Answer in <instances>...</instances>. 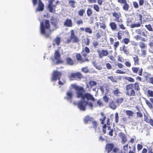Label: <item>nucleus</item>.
I'll use <instances>...</instances> for the list:
<instances>
[{
  "mask_svg": "<svg viewBox=\"0 0 153 153\" xmlns=\"http://www.w3.org/2000/svg\"><path fill=\"white\" fill-rule=\"evenodd\" d=\"M82 71L85 73H87L89 72L88 67H85L82 68Z\"/></svg>",
  "mask_w": 153,
  "mask_h": 153,
  "instance_id": "52",
  "label": "nucleus"
},
{
  "mask_svg": "<svg viewBox=\"0 0 153 153\" xmlns=\"http://www.w3.org/2000/svg\"><path fill=\"white\" fill-rule=\"evenodd\" d=\"M136 114L137 117H143V114L140 111L137 112Z\"/></svg>",
  "mask_w": 153,
  "mask_h": 153,
  "instance_id": "60",
  "label": "nucleus"
},
{
  "mask_svg": "<svg viewBox=\"0 0 153 153\" xmlns=\"http://www.w3.org/2000/svg\"><path fill=\"white\" fill-rule=\"evenodd\" d=\"M114 148L113 143H108L106 145L105 149L107 153H109L112 150H113Z\"/></svg>",
  "mask_w": 153,
  "mask_h": 153,
  "instance_id": "14",
  "label": "nucleus"
},
{
  "mask_svg": "<svg viewBox=\"0 0 153 153\" xmlns=\"http://www.w3.org/2000/svg\"><path fill=\"white\" fill-rule=\"evenodd\" d=\"M39 3L36 9L37 11H43L44 8V5L41 0H38Z\"/></svg>",
  "mask_w": 153,
  "mask_h": 153,
  "instance_id": "15",
  "label": "nucleus"
},
{
  "mask_svg": "<svg viewBox=\"0 0 153 153\" xmlns=\"http://www.w3.org/2000/svg\"><path fill=\"white\" fill-rule=\"evenodd\" d=\"M100 28H102L103 30H105L106 28V26L105 25V23L103 22L102 23H100Z\"/></svg>",
  "mask_w": 153,
  "mask_h": 153,
  "instance_id": "49",
  "label": "nucleus"
},
{
  "mask_svg": "<svg viewBox=\"0 0 153 153\" xmlns=\"http://www.w3.org/2000/svg\"><path fill=\"white\" fill-rule=\"evenodd\" d=\"M131 69L133 73L137 74L139 70V68L138 67H133Z\"/></svg>",
  "mask_w": 153,
  "mask_h": 153,
  "instance_id": "44",
  "label": "nucleus"
},
{
  "mask_svg": "<svg viewBox=\"0 0 153 153\" xmlns=\"http://www.w3.org/2000/svg\"><path fill=\"white\" fill-rule=\"evenodd\" d=\"M76 57L77 60L80 63H84L85 62H88V59L86 57L83 58L80 53H77L76 55Z\"/></svg>",
  "mask_w": 153,
  "mask_h": 153,
  "instance_id": "11",
  "label": "nucleus"
},
{
  "mask_svg": "<svg viewBox=\"0 0 153 153\" xmlns=\"http://www.w3.org/2000/svg\"><path fill=\"white\" fill-rule=\"evenodd\" d=\"M134 62V64L136 65H138L139 64V58L138 56H136L133 58Z\"/></svg>",
  "mask_w": 153,
  "mask_h": 153,
  "instance_id": "36",
  "label": "nucleus"
},
{
  "mask_svg": "<svg viewBox=\"0 0 153 153\" xmlns=\"http://www.w3.org/2000/svg\"><path fill=\"white\" fill-rule=\"evenodd\" d=\"M89 48L87 46L85 47L82 48L81 53H82V55L84 57H87V54L90 52Z\"/></svg>",
  "mask_w": 153,
  "mask_h": 153,
  "instance_id": "16",
  "label": "nucleus"
},
{
  "mask_svg": "<svg viewBox=\"0 0 153 153\" xmlns=\"http://www.w3.org/2000/svg\"><path fill=\"white\" fill-rule=\"evenodd\" d=\"M103 99L104 101L106 103H107L109 101V98L106 95H105L103 97Z\"/></svg>",
  "mask_w": 153,
  "mask_h": 153,
  "instance_id": "59",
  "label": "nucleus"
},
{
  "mask_svg": "<svg viewBox=\"0 0 153 153\" xmlns=\"http://www.w3.org/2000/svg\"><path fill=\"white\" fill-rule=\"evenodd\" d=\"M51 20V24L54 26V28L53 29L50 30L48 32L46 30L49 29L50 28V25L49 20L46 19L45 20L44 22H42L40 23V30L41 33L46 38L50 37L51 34V32L56 30L58 27V24L59 22V19L57 18H55L52 16Z\"/></svg>",
  "mask_w": 153,
  "mask_h": 153,
  "instance_id": "2",
  "label": "nucleus"
},
{
  "mask_svg": "<svg viewBox=\"0 0 153 153\" xmlns=\"http://www.w3.org/2000/svg\"><path fill=\"white\" fill-rule=\"evenodd\" d=\"M112 15L113 17H114V20L115 22L118 23L123 22V20L121 19V14L120 12L118 13L116 12H113L112 13Z\"/></svg>",
  "mask_w": 153,
  "mask_h": 153,
  "instance_id": "8",
  "label": "nucleus"
},
{
  "mask_svg": "<svg viewBox=\"0 0 153 153\" xmlns=\"http://www.w3.org/2000/svg\"><path fill=\"white\" fill-rule=\"evenodd\" d=\"M92 119V118L90 117L89 116H87L85 117L84 121L85 124H86L89 121H91Z\"/></svg>",
  "mask_w": 153,
  "mask_h": 153,
  "instance_id": "34",
  "label": "nucleus"
},
{
  "mask_svg": "<svg viewBox=\"0 0 153 153\" xmlns=\"http://www.w3.org/2000/svg\"><path fill=\"white\" fill-rule=\"evenodd\" d=\"M134 38L136 40H141L142 41L145 42L146 40L144 38H143L140 35H137L136 36H134Z\"/></svg>",
  "mask_w": 153,
  "mask_h": 153,
  "instance_id": "28",
  "label": "nucleus"
},
{
  "mask_svg": "<svg viewBox=\"0 0 153 153\" xmlns=\"http://www.w3.org/2000/svg\"><path fill=\"white\" fill-rule=\"evenodd\" d=\"M126 114L129 117L133 116L134 113L131 110H126Z\"/></svg>",
  "mask_w": 153,
  "mask_h": 153,
  "instance_id": "42",
  "label": "nucleus"
},
{
  "mask_svg": "<svg viewBox=\"0 0 153 153\" xmlns=\"http://www.w3.org/2000/svg\"><path fill=\"white\" fill-rule=\"evenodd\" d=\"M79 41V39L76 36L74 30H71L70 31V39H68L66 42L67 44H69L71 42L73 43H77Z\"/></svg>",
  "mask_w": 153,
  "mask_h": 153,
  "instance_id": "4",
  "label": "nucleus"
},
{
  "mask_svg": "<svg viewBox=\"0 0 153 153\" xmlns=\"http://www.w3.org/2000/svg\"><path fill=\"white\" fill-rule=\"evenodd\" d=\"M85 31L86 33H88L89 34H91L92 33V30L91 29L90 27H86L85 28Z\"/></svg>",
  "mask_w": 153,
  "mask_h": 153,
  "instance_id": "46",
  "label": "nucleus"
},
{
  "mask_svg": "<svg viewBox=\"0 0 153 153\" xmlns=\"http://www.w3.org/2000/svg\"><path fill=\"white\" fill-rule=\"evenodd\" d=\"M69 5L72 8H74L76 7V1L74 0H69L68 1Z\"/></svg>",
  "mask_w": 153,
  "mask_h": 153,
  "instance_id": "25",
  "label": "nucleus"
},
{
  "mask_svg": "<svg viewBox=\"0 0 153 153\" xmlns=\"http://www.w3.org/2000/svg\"><path fill=\"white\" fill-rule=\"evenodd\" d=\"M143 146L142 145L138 144L137 146V150L139 151L140 150L143 148Z\"/></svg>",
  "mask_w": 153,
  "mask_h": 153,
  "instance_id": "62",
  "label": "nucleus"
},
{
  "mask_svg": "<svg viewBox=\"0 0 153 153\" xmlns=\"http://www.w3.org/2000/svg\"><path fill=\"white\" fill-rule=\"evenodd\" d=\"M109 25L113 31L117 30V24L114 22H110L109 24Z\"/></svg>",
  "mask_w": 153,
  "mask_h": 153,
  "instance_id": "22",
  "label": "nucleus"
},
{
  "mask_svg": "<svg viewBox=\"0 0 153 153\" xmlns=\"http://www.w3.org/2000/svg\"><path fill=\"white\" fill-rule=\"evenodd\" d=\"M109 107L113 110H115L117 108V105L115 102L114 101H111L109 102Z\"/></svg>",
  "mask_w": 153,
  "mask_h": 153,
  "instance_id": "23",
  "label": "nucleus"
},
{
  "mask_svg": "<svg viewBox=\"0 0 153 153\" xmlns=\"http://www.w3.org/2000/svg\"><path fill=\"white\" fill-rule=\"evenodd\" d=\"M137 18L139 20V22L137 23H134L131 24V25L130 27L133 28L136 27H139L141 26H143L141 25L142 24V16L140 14L137 13L136 15Z\"/></svg>",
  "mask_w": 153,
  "mask_h": 153,
  "instance_id": "6",
  "label": "nucleus"
},
{
  "mask_svg": "<svg viewBox=\"0 0 153 153\" xmlns=\"http://www.w3.org/2000/svg\"><path fill=\"white\" fill-rule=\"evenodd\" d=\"M101 115L102 117V118H100L99 120L101 121V124H104L105 120L106 119V117L102 112L101 113Z\"/></svg>",
  "mask_w": 153,
  "mask_h": 153,
  "instance_id": "30",
  "label": "nucleus"
},
{
  "mask_svg": "<svg viewBox=\"0 0 153 153\" xmlns=\"http://www.w3.org/2000/svg\"><path fill=\"white\" fill-rule=\"evenodd\" d=\"M140 89L139 83L137 82L134 83H130L126 86V94L130 97H135L136 95L135 91Z\"/></svg>",
  "mask_w": 153,
  "mask_h": 153,
  "instance_id": "3",
  "label": "nucleus"
},
{
  "mask_svg": "<svg viewBox=\"0 0 153 153\" xmlns=\"http://www.w3.org/2000/svg\"><path fill=\"white\" fill-rule=\"evenodd\" d=\"M93 8L97 12H99L100 11V8L99 6L96 4H95L93 6Z\"/></svg>",
  "mask_w": 153,
  "mask_h": 153,
  "instance_id": "50",
  "label": "nucleus"
},
{
  "mask_svg": "<svg viewBox=\"0 0 153 153\" xmlns=\"http://www.w3.org/2000/svg\"><path fill=\"white\" fill-rule=\"evenodd\" d=\"M107 79H110L112 82L117 83V81L115 76H108L107 77Z\"/></svg>",
  "mask_w": 153,
  "mask_h": 153,
  "instance_id": "29",
  "label": "nucleus"
},
{
  "mask_svg": "<svg viewBox=\"0 0 153 153\" xmlns=\"http://www.w3.org/2000/svg\"><path fill=\"white\" fill-rule=\"evenodd\" d=\"M61 55L59 53V50H57L54 53V59L56 60V64L62 63L63 61L60 59Z\"/></svg>",
  "mask_w": 153,
  "mask_h": 153,
  "instance_id": "10",
  "label": "nucleus"
},
{
  "mask_svg": "<svg viewBox=\"0 0 153 153\" xmlns=\"http://www.w3.org/2000/svg\"><path fill=\"white\" fill-rule=\"evenodd\" d=\"M130 42V40L128 38H124L123 39L122 42L124 43L126 45H127Z\"/></svg>",
  "mask_w": 153,
  "mask_h": 153,
  "instance_id": "37",
  "label": "nucleus"
},
{
  "mask_svg": "<svg viewBox=\"0 0 153 153\" xmlns=\"http://www.w3.org/2000/svg\"><path fill=\"white\" fill-rule=\"evenodd\" d=\"M62 76V74L61 72L56 71H54L52 73L51 81H56L57 79L60 80Z\"/></svg>",
  "mask_w": 153,
  "mask_h": 153,
  "instance_id": "7",
  "label": "nucleus"
},
{
  "mask_svg": "<svg viewBox=\"0 0 153 153\" xmlns=\"http://www.w3.org/2000/svg\"><path fill=\"white\" fill-rule=\"evenodd\" d=\"M86 13L87 16H91L92 15V10L90 8H88L87 9Z\"/></svg>",
  "mask_w": 153,
  "mask_h": 153,
  "instance_id": "38",
  "label": "nucleus"
},
{
  "mask_svg": "<svg viewBox=\"0 0 153 153\" xmlns=\"http://www.w3.org/2000/svg\"><path fill=\"white\" fill-rule=\"evenodd\" d=\"M92 45L94 48H96L99 45L98 42L97 41H94L92 43Z\"/></svg>",
  "mask_w": 153,
  "mask_h": 153,
  "instance_id": "61",
  "label": "nucleus"
},
{
  "mask_svg": "<svg viewBox=\"0 0 153 153\" xmlns=\"http://www.w3.org/2000/svg\"><path fill=\"white\" fill-rule=\"evenodd\" d=\"M103 31L101 29H99L98 30L96 34V37L97 39H100L101 36L102 35Z\"/></svg>",
  "mask_w": 153,
  "mask_h": 153,
  "instance_id": "27",
  "label": "nucleus"
},
{
  "mask_svg": "<svg viewBox=\"0 0 153 153\" xmlns=\"http://www.w3.org/2000/svg\"><path fill=\"white\" fill-rule=\"evenodd\" d=\"M82 77V74L79 72L72 73L69 76V78L71 80L80 79Z\"/></svg>",
  "mask_w": 153,
  "mask_h": 153,
  "instance_id": "9",
  "label": "nucleus"
},
{
  "mask_svg": "<svg viewBox=\"0 0 153 153\" xmlns=\"http://www.w3.org/2000/svg\"><path fill=\"white\" fill-rule=\"evenodd\" d=\"M139 45L141 49L146 48L147 47L146 44L143 42H139Z\"/></svg>",
  "mask_w": 153,
  "mask_h": 153,
  "instance_id": "35",
  "label": "nucleus"
},
{
  "mask_svg": "<svg viewBox=\"0 0 153 153\" xmlns=\"http://www.w3.org/2000/svg\"><path fill=\"white\" fill-rule=\"evenodd\" d=\"M120 51H123L126 55H128L129 54V52L127 49V47L124 45H123L120 48Z\"/></svg>",
  "mask_w": 153,
  "mask_h": 153,
  "instance_id": "17",
  "label": "nucleus"
},
{
  "mask_svg": "<svg viewBox=\"0 0 153 153\" xmlns=\"http://www.w3.org/2000/svg\"><path fill=\"white\" fill-rule=\"evenodd\" d=\"M66 99L68 100H71L72 99L73 96V92L71 91H68L67 93Z\"/></svg>",
  "mask_w": 153,
  "mask_h": 153,
  "instance_id": "26",
  "label": "nucleus"
},
{
  "mask_svg": "<svg viewBox=\"0 0 153 153\" xmlns=\"http://www.w3.org/2000/svg\"><path fill=\"white\" fill-rule=\"evenodd\" d=\"M147 94L148 96L153 97V91H152L150 90H148Z\"/></svg>",
  "mask_w": 153,
  "mask_h": 153,
  "instance_id": "47",
  "label": "nucleus"
},
{
  "mask_svg": "<svg viewBox=\"0 0 153 153\" xmlns=\"http://www.w3.org/2000/svg\"><path fill=\"white\" fill-rule=\"evenodd\" d=\"M117 1L120 4H123V8L124 10L127 11L128 10L129 6V4L127 3L126 0H118Z\"/></svg>",
  "mask_w": 153,
  "mask_h": 153,
  "instance_id": "13",
  "label": "nucleus"
},
{
  "mask_svg": "<svg viewBox=\"0 0 153 153\" xmlns=\"http://www.w3.org/2000/svg\"><path fill=\"white\" fill-rule=\"evenodd\" d=\"M97 52L100 58H101L103 57L107 56L108 54V51L106 50H97Z\"/></svg>",
  "mask_w": 153,
  "mask_h": 153,
  "instance_id": "12",
  "label": "nucleus"
},
{
  "mask_svg": "<svg viewBox=\"0 0 153 153\" xmlns=\"http://www.w3.org/2000/svg\"><path fill=\"white\" fill-rule=\"evenodd\" d=\"M115 153H126V152L123 150H120L118 148L115 147L113 150Z\"/></svg>",
  "mask_w": 153,
  "mask_h": 153,
  "instance_id": "31",
  "label": "nucleus"
},
{
  "mask_svg": "<svg viewBox=\"0 0 153 153\" xmlns=\"http://www.w3.org/2000/svg\"><path fill=\"white\" fill-rule=\"evenodd\" d=\"M145 27L149 31H152V28L150 24H149L148 25H145Z\"/></svg>",
  "mask_w": 153,
  "mask_h": 153,
  "instance_id": "53",
  "label": "nucleus"
},
{
  "mask_svg": "<svg viewBox=\"0 0 153 153\" xmlns=\"http://www.w3.org/2000/svg\"><path fill=\"white\" fill-rule=\"evenodd\" d=\"M66 64L69 65H73L74 64V61L73 59L70 57H67L65 59Z\"/></svg>",
  "mask_w": 153,
  "mask_h": 153,
  "instance_id": "20",
  "label": "nucleus"
},
{
  "mask_svg": "<svg viewBox=\"0 0 153 153\" xmlns=\"http://www.w3.org/2000/svg\"><path fill=\"white\" fill-rule=\"evenodd\" d=\"M146 102L149 108L152 109L153 108L152 104L148 100H146Z\"/></svg>",
  "mask_w": 153,
  "mask_h": 153,
  "instance_id": "51",
  "label": "nucleus"
},
{
  "mask_svg": "<svg viewBox=\"0 0 153 153\" xmlns=\"http://www.w3.org/2000/svg\"><path fill=\"white\" fill-rule=\"evenodd\" d=\"M107 127L106 124H104L103 126H102V131L103 133L104 134H105L106 132V128Z\"/></svg>",
  "mask_w": 153,
  "mask_h": 153,
  "instance_id": "58",
  "label": "nucleus"
},
{
  "mask_svg": "<svg viewBox=\"0 0 153 153\" xmlns=\"http://www.w3.org/2000/svg\"><path fill=\"white\" fill-rule=\"evenodd\" d=\"M116 73L117 74H125V72L124 71H122L120 70L117 69L116 70Z\"/></svg>",
  "mask_w": 153,
  "mask_h": 153,
  "instance_id": "63",
  "label": "nucleus"
},
{
  "mask_svg": "<svg viewBox=\"0 0 153 153\" xmlns=\"http://www.w3.org/2000/svg\"><path fill=\"white\" fill-rule=\"evenodd\" d=\"M54 0H49L48 5L47 8L50 13H55L56 12V9L57 4L59 3V1L57 0L56 1L55 4L53 5V2Z\"/></svg>",
  "mask_w": 153,
  "mask_h": 153,
  "instance_id": "5",
  "label": "nucleus"
},
{
  "mask_svg": "<svg viewBox=\"0 0 153 153\" xmlns=\"http://www.w3.org/2000/svg\"><path fill=\"white\" fill-rule=\"evenodd\" d=\"M144 120L147 123H149L153 127V120L152 119H149L148 117L146 115L144 116Z\"/></svg>",
  "mask_w": 153,
  "mask_h": 153,
  "instance_id": "21",
  "label": "nucleus"
},
{
  "mask_svg": "<svg viewBox=\"0 0 153 153\" xmlns=\"http://www.w3.org/2000/svg\"><path fill=\"white\" fill-rule=\"evenodd\" d=\"M71 86L76 90L77 97L81 99V100L77 103L78 108L80 110L85 111L87 105V101L91 100L94 102L95 101V98L90 93L84 94L85 91L83 87L78 86L75 84H72Z\"/></svg>",
  "mask_w": 153,
  "mask_h": 153,
  "instance_id": "1",
  "label": "nucleus"
},
{
  "mask_svg": "<svg viewBox=\"0 0 153 153\" xmlns=\"http://www.w3.org/2000/svg\"><path fill=\"white\" fill-rule=\"evenodd\" d=\"M123 101V99L122 98H117L116 100V102L119 105Z\"/></svg>",
  "mask_w": 153,
  "mask_h": 153,
  "instance_id": "45",
  "label": "nucleus"
},
{
  "mask_svg": "<svg viewBox=\"0 0 153 153\" xmlns=\"http://www.w3.org/2000/svg\"><path fill=\"white\" fill-rule=\"evenodd\" d=\"M128 153H136V148L135 146H134L132 150H130Z\"/></svg>",
  "mask_w": 153,
  "mask_h": 153,
  "instance_id": "64",
  "label": "nucleus"
},
{
  "mask_svg": "<svg viewBox=\"0 0 153 153\" xmlns=\"http://www.w3.org/2000/svg\"><path fill=\"white\" fill-rule=\"evenodd\" d=\"M85 11V10L82 9L78 11V14L80 16H83Z\"/></svg>",
  "mask_w": 153,
  "mask_h": 153,
  "instance_id": "40",
  "label": "nucleus"
},
{
  "mask_svg": "<svg viewBox=\"0 0 153 153\" xmlns=\"http://www.w3.org/2000/svg\"><path fill=\"white\" fill-rule=\"evenodd\" d=\"M120 45V42L119 41H117L115 42L114 45L113 46L114 49L116 50L117 48Z\"/></svg>",
  "mask_w": 153,
  "mask_h": 153,
  "instance_id": "55",
  "label": "nucleus"
},
{
  "mask_svg": "<svg viewBox=\"0 0 153 153\" xmlns=\"http://www.w3.org/2000/svg\"><path fill=\"white\" fill-rule=\"evenodd\" d=\"M119 136L122 140L121 143L122 144H124L127 141V139L126 135L123 132H120Z\"/></svg>",
  "mask_w": 153,
  "mask_h": 153,
  "instance_id": "18",
  "label": "nucleus"
},
{
  "mask_svg": "<svg viewBox=\"0 0 153 153\" xmlns=\"http://www.w3.org/2000/svg\"><path fill=\"white\" fill-rule=\"evenodd\" d=\"M147 49H143L141 50V51L142 52L141 56L143 57H146L147 55Z\"/></svg>",
  "mask_w": 153,
  "mask_h": 153,
  "instance_id": "43",
  "label": "nucleus"
},
{
  "mask_svg": "<svg viewBox=\"0 0 153 153\" xmlns=\"http://www.w3.org/2000/svg\"><path fill=\"white\" fill-rule=\"evenodd\" d=\"M64 25L67 27H72L73 26L72 20L71 19H67L64 22Z\"/></svg>",
  "mask_w": 153,
  "mask_h": 153,
  "instance_id": "19",
  "label": "nucleus"
},
{
  "mask_svg": "<svg viewBox=\"0 0 153 153\" xmlns=\"http://www.w3.org/2000/svg\"><path fill=\"white\" fill-rule=\"evenodd\" d=\"M88 84L90 88H91L97 85V84L95 81L90 80Z\"/></svg>",
  "mask_w": 153,
  "mask_h": 153,
  "instance_id": "32",
  "label": "nucleus"
},
{
  "mask_svg": "<svg viewBox=\"0 0 153 153\" xmlns=\"http://www.w3.org/2000/svg\"><path fill=\"white\" fill-rule=\"evenodd\" d=\"M123 31L121 30H119L117 33V38L119 40L121 39L122 38V36L123 35Z\"/></svg>",
  "mask_w": 153,
  "mask_h": 153,
  "instance_id": "33",
  "label": "nucleus"
},
{
  "mask_svg": "<svg viewBox=\"0 0 153 153\" xmlns=\"http://www.w3.org/2000/svg\"><path fill=\"white\" fill-rule=\"evenodd\" d=\"M147 31H146L145 29H144V30H143L140 35L144 37H147Z\"/></svg>",
  "mask_w": 153,
  "mask_h": 153,
  "instance_id": "48",
  "label": "nucleus"
},
{
  "mask_svg": "<svg viewBox=\"0 0 153 153\" xmlns=\"http://www.w3.org/2000/svg\"><path fill=\"white\" fill-rule=\"evenodd\" d=\"M125 79L130 82H134V79L131 77L129 76H126Z\"/></svg>",
  "mask_w": 153,
  "mask_h": 153,
  "instance_id": "39",
  "label": "nucleus"
},
{
  "mask_svg": "<svg viewBox=\"0 0 153 153\" xmlns=\"http://www.w3.org/2000/svg\"><path fill=\"white\" fill-rule=\"evenodd\" d=\"M113 93L115 95L120 94L121 93L118 88H116L115 90L113 91Z\"/></svg>",
  "mask_w": 153,
  "mask_h": 153,
  "instance_id": "54",
  "label": "nucleus"
},
{
  "mask_svg": "<svg viewBox=\"0 0 153 153\" xmlns=\"http://www.w3.org/2000/svg\"><path fill=\"white\" fill-rule=\"evenodd\" d=\"M97 105L100 107L103 106V105L102 102L100 99L98 100L97 102Z\"/></svg>",
  "mask_w": 153,
  "mask_h": 153,
  "instance_id": "57",
  "label": "nucleus"
},
{
  "mask_svg": "<svg viewBox=\"0 0 153 153\" xmlns=\"http://www.w3.org/2000/svg\"><path fill=\"white\" fill-rule=\"evenodd\" d=\"M92 124L93 126V127L91 126L89 127V128H94L95 130H96V128L97 126V123L96 121H94L92 122Z\"/></svg>",
  "mask_w": 153,
  "mask_h": 153,
  "instance_id": "41",
  "label": "nucleus"
},
{
  "mask_svg": "<svg viewBox=\"0 0 153 153\" xmlns=\"http://www.w3.org/2000/svg\"><path fill=\"white\" fill-rule=\"evenodd\" d=\"M54 42L53 43V45H55L56 44L57 45L59 46L60 45V43L61 42L60 38L58 36H57L53 40Z\"/></svg>",
  "mask_w": 153,
  "mask_h": 153,
  "instance_id": "24",
  "label": "nucleus"
},
{
  "mask_svg": "<svg viewBox=\"0 0 153 153\" xmlns=\"http://www.w3.org/2000/svg\"><path fill=\"white\" fill-rule=\"evenodd\" d=\"M119 121V116L118 113L116 112L115 114V121L116 123H117Z\"/></svg>",
  "mask_w": 153,
  "mask_h": 153,
  "instance_id": "56",
  "label": "nucleus"
}]
</instances>
